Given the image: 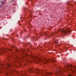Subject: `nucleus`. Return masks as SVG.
<instances>
[{"label": "nucleus", "instance_id": "obj_1", "mask_svg": "<svg viewBox=\"0 0 76 76\" xmlns=\"http://www.w3.org/2000/svg\"><path fill=\"white\" fill-rule=\"evenodd\" d=\"M70 67V69H69V70H71L72 73H76V68L73 69V67L72 64L70 65H68L66 67L62 69L61 71H57L55 73V74L57 76H61V75H60V74H61L63 73V72H66L68 70V68Z\"/></svg>", "mask_w": 76, "mask_h": 76}, {"label": "nucleus", "instance_id": "obj_2", "mask_svg": "<svg viewBox=\"0 0 76 76\" xmlns=\"http://www.w3.org/2000/svg\"><path fill=\"white\" fill-rule=\"evenodd\" d=\"M59 31L61 32L62 34H67L69 32H71L70 31V30L68 29H66L65 30H64L63 29H59Z\"/></svg>", "mask_w": 76, "mask_h": 76}, {"label": "nucleus", "instance_id": "obj_3", "mask_svg": "<svg viewBox=\"0 0 76 76\" xmlns=\"http://www.w3.org/2000/svg\"><path fill=\"white\" fill-rule=\"evenodd\" d=\"M3 65L2 64H0V72L1 73V70L3 69Z\"/></svg>", "mask_w": 76, "mask_h": 76}, {"label": "nucleus", "instance_id": "obj_4", "mask_svg": "<svg viewBox=\"0 0 76 76\" xmlns=\"http://www.w3.org/2000/svg\"><path fill=\"white\" fill-rule=\"evenodd\" d=\"M1 52H0V54H3V53H4V49H2L1 51Z\"/></svg>", "mask_w": 76, "mask_h": 76}, {"label": "nucleus", "instance_id": "obj_5", "mask_svg": "<svg viewBox=\"0 0 76 76\" xmlns=\"http://www.w3.org/2000/svg\"><path fill=\"white\" fill-rule=\"evenodd\" d=\"M3 1L1 3V4L2 5H4V4H5V2H6V0H3Z\"/></svg>", "mask_w": 76, "mask_h": 76}, {"label": "nucleus", "instance_id": "obj_6", "mask_svg": "<svg viewBox=\"0 0 76 76\" xmlns=\"http://www.w3.org/2000/svg\"><path fill=\"white\" fill-rule=\"evenodd\" d=\"M49 60H50V61H56L54 60V59H50Z\"/></svg>", "mask_w": 76, "mask_h": 76}, {"label": "nucleus", "instance_id": "obj_7", "mask_svg": "<svg viewBox=\"0 0 76 76\" xmlns=\"http://www.w3.org/2000/svg\"><path fill=\"white\" fill-rule=\"evenodd\" d=\"M67 76H73V75L72 74H69L67 75Z\"/></svg>", "mask_w": 76, "mask_h": 76}, {"label": "nucleus", "instance_id": "obj_8", "mask_svg": "<svg viewBox=\"0 0 76 76\" xmlns=\"http://www.w3.org/2000/svg\"><path fill=\"white\" fill-rule=\"evenodd\" d=\"M31 70H32V69H30L29 70H28V71L29 72V73H31Z\"/></svg>", "mask_w": 76, "mask_h": 76}, {"label": "nucleus", "instance_id": "obj_9", "mask_svg": "<svg viewBox=\"0 0 76 76\" xmlns=\"http://www.w3.org/2000/svg\"><path fill=\"white\" fill-rule=\"evenodd\" d=\"M56 44H57L58 43V42H57V41H56Z\"/></svg>", "mask_w": 76, "mask_h": 76}, {"label": "nucleus", "instance_id": "obj_10", "mask_svg": "<svg viewBox=\"0 0 76 76\" xmlns=\"http://www.w3.org/2000/svg\"><path fill=\"white\" fill-rule=\"evenodd\" d=\"M37 73H39V74H40V73H39V72H37Z\"/></svg>", "mask_w": 76, "mask_h": 76}, {"label": "nucleus", "instance_id": "obj_11", "mask_svg": "<svg viewBox=\"0 0 76 76\" xmlns=\"http://www.w3.org/2000/svg\"><path fill=\"white\" fill-rule=\"evenodd\" d=\"M55 34V33H53V34Z\"/></svg>", "mask_w": 76, "mask_h": 76}, {"label": "nucleus", "instance_id": "obj_12", "mask_svg": "<svg viewBox=\"0 0 76 76\" xmlns=\"http://www.w3.org/2000/svg\"><path fill=\"white\" fill-rule=\"evenodd\" d=\"M34 62H36V61H33Z\"/></svg>", "mask_w": 76, "mask_h": 76}, {"label": "nucleus", "instance_id": "obj_13", "mask_svg": "<svg viewBox=\"0 0 76 76\" xmlns=\"http://www.w3.org/2000/svg\"><path fill=\"white\" fill-rule=\"evenodd\" d=\"M44 64H46V62H45V63H44Z\"/></svg>", "mask_w": 76, "mask_h": 76}, {"label": "nucleus", "instance_id": "obj_14", "mask_svg": "<svg viewBox=\"0 0 76 76\" xmlns=\"http://www.w3.org/2000/svg\"><path fill=\"white\" fill-rule=\"evenodd\" d=\"M0 7H1V6Z\"/></svg>", "mask_w": 76, "mask_h": 76}, {"label": "nucleus", "instance_id": "obj_15", "mask_svg": "<svg viewBox=\"0 0 76 76\" xmlns=\"http://www.w3.org/2000/svg\"><path fill=\"white\" fill-rule=\"evenodd\" d=\"M45 35H46V34L45 33Z\"/></svg>", "mask_w": 76, "mask_h": 76}, {"label": "nucleus", "instance_id": "obj_16", "mask_svg": "<svg viewBox=\"0 0 76 76\" xmlns=\"http://www.w3.org/2000/svg\"><path fill=\"white\" fill-rule=\"evenodd\" d=\"M48 62H49V61H48Z\"/></svg>", "mask_w": 76, "mask_h": 76}, {"label": "nucleus", "instance_id": "obj_17", "mask_svg": "<svg viewBox=\"0 0 76 76\" xmlns=\"http://www.w3.org/2000/svg\"><path fill=\"white\" fill-rule=\"evenodd\" d=\"M56 32V33L57 32Z\"/></svg>", "mask_w": 76, "mask_h": 76}, {"label": "nucleus", "instance_id": "obj_18", "mask_svg": "<svg viewBox=\"0 0 76 76\" xmlns=\"http://www.w3.org/2000/svg\"><path fill=\"white\" fill-rule=\"evenodd\" d=\"M36 34H38L37 33Z\"/></svg>", "mask_w": 76, "mask_h": 76}, {"label": "nucleus", "instance_id": "obj_19", "mask_svg": "<svg viewBox=\"0 0 76 76\" xmlns=\"http://www.w3.org/2000/svg\"><path fill=\"white\" fill-rule=\"evenodd\" d=\"M41 36H42V35H41Z\"/></svg>", "mask_w": 76, "mask_h": 76}]
</instances>
